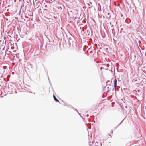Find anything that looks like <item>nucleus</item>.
<instances>
[{
  "label": "nucleus",
  "mask_w": 146,
  "mask_h": 146,
  "mask_svg": "<svg viewBox=\"0 0 146 146\" xmlns=\"http://www.w3.org/2000/svg\"><path fill=\"white\" fill-rule=\"evenodd\" d=\"M53 98H54V100H55V101L56 102H59V100L56 99V97L55 96H54V95H53Z\"/></svg>",
  "instance_id": "2"
},
{
  "label": "nucleus",
  "mask_w": 146,
  "mask_h": 146,
  "mask_svg": "<svg viewBox=\"0 0 146 146\" xmlns=\"http://www.w3.org/2000/svg\"><path fill=\"white\" fill-rule=\"evenodd\" d=\"M109 136H110L111 137V135H109Z\"/></svg>",
  "instance_id": "3"
},
{
  "label": "nucleus",
  "mask_w": 146,
  "mask_h": 146,
  "mask_svg": "<svg viewBox=\"0 0 146 146\" xmlns=\"http://www.w3.org/2000/svg\"><path fill=\"white\" fill-rule=\"evenodd\" d=\"M117 80L116 79H115L114 80V88L115 89L116 86H117Z\"/></svg>",
  "instance_id": "1"
}]
</instances>
